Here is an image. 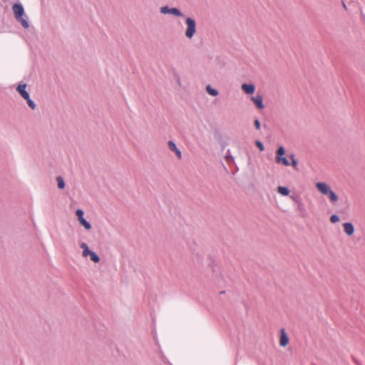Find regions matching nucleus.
Returning <instances> with one entry per match:
<instances>
[{"label": "nucleus", "instance_id": "obj_25", "mask_svg": "<svg viewBox=\"0 0 365 365\" xmlns=\"http://www.w3.org/2000/svg\"><path fill=\"white\" fill-rule=\"evenodd\" d=\"M254 125H255V126L257 130H259L260 129V125H260V122H259V120L258 119L255 120Z\"/></svg>", "mask_w": 365, "mask_h": 365}, {"label": "nucleus", "instance_id": "obj_12", "mask_svg": "<svg viewBox=\"0 0 365 365\" xmlns=\"http://www.w3.org/2000/svg\"><path fill=\"white\" fill-rule=\"evenodd\" d=\"M79 223L85 227L86 230H90L91 229V225L89 222H88L83 217L78 219Z\"/></svg>", "mask_w": 365, "mask_h": 365}, {"label": "nucleus", "instance_id": "obj_17", "mask_svg": "<svg viewBox=\"0 0 365 365\" xmlns=\"http://www.w3.org/2000/svg\"><path fill=\"white\" fill-rule=\"evenodd\" d=\"M56 181H57V183H58V187L59 189H64L65 187V182L63 180V178L61 177V176H58L56 178Z\"/></svg>", "mask_w": 365, "mask_h": 365}, {"label": "nucleus", "instance_id": "obj_8", "mask_svg": "<svg viewBox=\"0 0 365 365\" xmlns=\"http://www.w3.org/2000/svg\"><path fill=\"white\" fill-rule=\"evenodd\" d=\"M344 231L348 236H351L354 232V227L351 222L343 224Z\"/></svg>", "mask_w": 365, "mask_h": 365}, {"label": "nucleus", "instance_id": "obj_1", "mask_svg": "<svg viewBox=\"0 0 365 365\" xmlns=\"http://www.w3.org/2000/svg\"><path fill=\"white\" fill-rule=\"evenodd\" d=\"M316 187L322 194L327 195L331 202L335 203L338 201V196L326 182H317Z\"/></svg>", "mask_w": 365, "mask_h": 365}, {"label": "nucleus", "instance_id": "obj_11", "mask_svg": "<svg viewBox=\"0 0 365 365\" xmlns=\"http://www.w3.org/2000/svg\"><path fill=\"white\" fill-rule=\"evenodd\" d=\"M293 201L297 205V210L302 212H305L306 210L304 205L299 197H292Z\"/></svg>", "mask_w": 365, "mask_h": 365}, {"label": "nucleus", "instance_id": "obj_24", "mask_svg": "<svg viewBox=\"0 0 365 365\" xmlns=\"http://www.w3.org/2000/svg\"><path fill=\"white\" fill-rule=\"evenodd\" d=\"M83 214H84V212H83V210H81V209H78L76 211V215L78 219L83 217Z\"/></svg>", "mask_w": 365, "mask_h": 365}, {"label": "nucleus", "instance_id": "obj_10", "mask_svg": "<svg viewBox=\"0 0 365 365\" xmlns=\"http://www.w3.org/2000/svg\"><path fill=\"white\" fill-rule=\"evenodd\" d=\"M288 343H289V337L287 336L284 329H282L279 344H280V346L284 347L288 344Z\"/></svg>", "mask_w": 365, "mask_h": 365}, {"label": "nucleus", "instance_id": "obj_20", "mask_svg": "<svg viewBox=\"0 0 365 365\" xmlns=\"http://www.w3.org/2000/svg\"><path fill=\"white\" fill-rule=\"evenodd\" d=\"M25 100H26L29 106L32 110H34L36 108V106L35 103L30 98V96H29L28 98H25Z\"/></svg>", "mask_w": 365, "mask_h": 365}, {"label": "nucleus", "instance_id": "obj_13", "mask_svg": "<svg viewBox=\"0 0 365 365\" xmlns=\"http://www.w3.org/2000/svg\"><path fill=\"white\" fill-rule=\"evenodd\" d=\"M80 247L83 249L82 256L84 257L88 256V254L91 252V250H89L87 244L85 242H81L80 244Z\"/></svg>", "mask_w": 365, "mask_h": 365}, {"label": "nucleus", "instance_id": "obj_5", "mask_svg": "<svg viewBox=\"0 0 365 365\" xmlns=\"http://www.w3.org/2000/svg\"><path fill=\"white\" fill-rule=\"evenodd\" d=\"M26 86L27 85L25 83H20L16 88V91L24 99L28 98L29 96V93L26 90Z\"/></svg>", "mask_w": 365, "mask_h": 365}, {"label": "nucleus", "instance_id": "obj_4", "mask_svg": "<svg viewBox=\"0 0 365 365\" xmlns=\"http://www.w3.org/2000/svg\"><path fill=\"white\" fill-rule=\"evenodd\" d=\"M285 154V149L283 146H280L276 153L275 156V161L277 164L282 163V165L285 166H289L290 165V163L289 160L283 157V155Z\"/></svg>", "mask_w": 365, "mask_h": 365}, {"label": "nucleus", "instance_id": "obj_18", "mask_svg": "<svg viewBox=\"0 0 365 365\" xmlns=\"http://www.w3.org/2000/svg\"><path fill=\"white\" fill-rule=\"evenodd\" d=\"M88 255L90 256L91 260L93 262L98 263L100 262V257L97 255V254L93 251H91Z\"/></svg>", "mask_w": 365, "mask_h": 365}, {"label": "nucleus", "instance_id": "obj_19", "mask_svg": "<svg viewBox=\"0 0 365 365\" xmlns=\"http://www.w3.org/2000/svg\"><path fill=\"white\" fill-rule=\"evenodd\" d=\"M289 158L291 159V165L293 166V168H297L298 162L296 160L294 155H290Z\"/></svg>", "mask_w": 365, "mask_h": 365}, {"label": "nucleus", "instance_id": "obj_21", "mask_svg": "<svg viewBox=\"0 0 365 365\" xmlns=\"http://www.w3.org/2000/svg\"><path fill=\"white\" fill-rule=\"evenodd\" d=\"M160 13L163 14H170V9L168 6H162L160 9Z\"/></svg>", "mask_w": 365, "mask_h": 365}, {"label": "nucleus", "instance_id": "obj_16", "mask_svg": "<svg viewBox=\"0 0 365 365\" xmlns=\"http://www.w3.org/2000/svg\"><path fill=\"white\" fill-rule=\"evenodd\" d=\"M170 14H173V15H175L176 16H180V17L184 16L182 13L178 8H171Z\"/></svg>", "mask_w": 365, "mask_h": 365}, {"label": "nucleus", "instance_id": "obj_9", "mask_svg": "<svg viewBox=\"0 0 365 365\" xmlns=\"http://www.w3.org/2000/svg\"><path fill=\"white\" fill-rule=\"evenodd\" d=\"M241 88L247 94H253L255 91V86L253 84L243 83Z\"/></svg>", "mask_w": 365, "mask_h": 365}, {"label": "nucleus", "instance_id": "obj_15", "mask_svg": "<svg viewBox=\"0 0 365 365\" xmlns=\"http://www.w3.org/2000/svg\"><path fill=\"white\" fill-rule=\"evenodd\" d=\"M278 192L284 196H287L289 194V190L287 187L279 186L277 187Z\"/></svg>", "mask_w": 365, "mask_h": 365}, {"label": "nucleus", "instance_id": "obj_22", "mask_svg": "<svg viewBox=\"0 0 365 365\" xmlns=\"http://www.w3.org/2000/svg\"><path fill=\"white\" fill-rule=\"evenodd\" d=\"M255 143H256L257 147L259 149L260 151L264 150V146L261 141L257 140Z\"/></svg>", "mask_w": 365, "mask_h": 365}, {"label": "nucleus", "instance_id": "obj_14", "mask_svg": "<svg viewBox=\"0 0 365 365\" xmlns=\"http://www.w3.org/2000/svg\"><path fill=\"white\" fill-rule=\"evenodd\" d=\"M206 91L212 96H217L219 94L217 90L212 88L210 85L206 86Z\"/></svg>", "mask_w": 365, "mask_h": 365}, {"label": "nucleus", "instance_id": "obj_23", "mask_svg": "<svg viewBox=\"0 0 365 365\" xmlns=\"http://www.w3.org/2000/svg\"><path fill=\"white\" fill-rule=\"evenodd\" d=\"M330 221L332 223H336L339 221V217L336 215H332L330 217Z\"/></svg>", "mask_w": 365, "mask_h": 365}, {"label": "nucleus", "instance_id": "obj_3", "mask_svg": "<svg viewBox=\"0 0 365 365\" xmlns=\"http://www.w3.org/2000/svg\"><path fill=\"white\" fill-rule=\"evenodd\" d=\"M185 24L187 28L185 32V36L188 39H192L197 31V24L195 20L192 17H187L185 19Z\"/></svg>", "mask_w": 365, "mask_h": 365}, {"label": "nucleus", "instance_id": "obj_2", "mask_svg": "<svg viewBox=\"0 0 365 365\" xmlns=\"http://www.w3.org/2000/svg\"><path fill=\"white\" fill-rule=\"evenodd\" d=\"M14 17L21 22L22 26L25 29H28L29 26L28 21L23 17L24 14V9L21 4H15L12 6Z\"/></svg>", "mask_w": 365, "mask_h": 365}, {"label": "nucleus", "instance_id": "obj_7", "mask_svg": "<svg viewBox=\"0 0 365 365\" xmlns=\"http://www.w3.org/2000/svg\"><path fill=\"white\" fill-rule=\"evenodd\" d=\"M252 101L254 102V103L258 108L263 109L264 108V105L263 103V98L261 95L252 96Z\"/></svg>", "mask_w": 365, "mask_h": 365}, {"label": "nucleus", "instance_id": "obj_6", "mask_svg": "<svg viewBox=\"0 0 365 365\" xmlns=\"http://www.w3.org/2000/svg\"><path fill=\"white\" fill-rule=\"evenodd\" d=\"M168 148L170 150L175 152L177 158L180 160L182 158L181 151L178 148L176 144L173 140H169L168 142Z\"/></svg>", "mask_w": 365, "mask_h": 365}]
</instances>
